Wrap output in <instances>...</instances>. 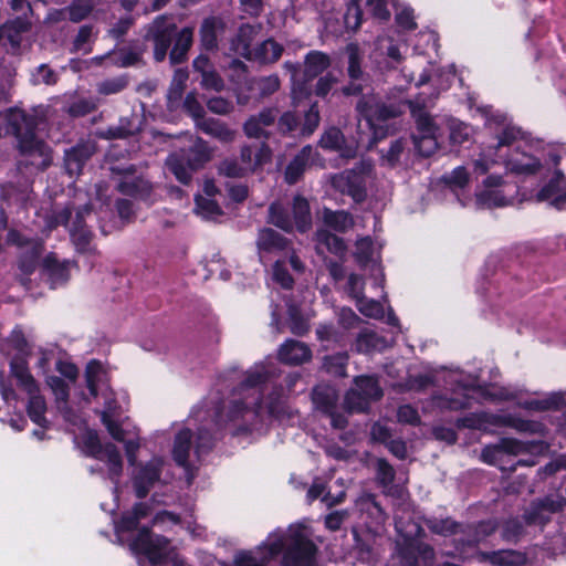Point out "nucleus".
Instances as JSON below:
<instances>
[{
	"label": "nucleus",
	"mask_w": 566,
	"mask_h": 566,
	"mask_svg": "<svg viewBox=\"0 0 566 566\" xmlns=\"http://www.w3.org/2000/svg\"><path fill=\"white\" fill-rule=\"evenodd\" d=\"M256 33L254 27L249 24L242 25L237 36L231 42L233 53L261 63H273L277 61L283 51L282 46L273 40H266L256 46H252V41Z\"/></svg>",
	"instance_id": "obj_6"
},
{
	"label": "nucleus",
	"mask_w": 566,
	"mask_h": 566,
	"mask_svg": "<svg viewBox=\"0 0 566 566\" xmlns=\"http://www.w3.org/2000/svg\"><path fill=\"white\" fill-rule=\"evenodd\" d=\"M187 80H188L187 71L179 69L175 72L174 78L171 82V86L169 90V94H168L169 99L180 98Z\"/></svg>",
	"instance_id": "obj_61"
},
{
	"label": "nucleus",
	"mask_w": 566,
	"mask_h": 566,
	"mask_svg": "<svg viewBox=\"0 0 566 566\" xmlns=\"http://www.w3.org/2000/svg\"><path fill=\"white\" fill-rule=\"evenodd\" d=\"M220 25L216 18L206 19L201 25V42L205 48L212 49L217 45V30Z\"/></svg>",
	"instance_id": "obj_53"
},
{
	"label": "nucleus",
	"mask_w": 566,
	"mask_h": 566,
	"mask_svg": "<svg viewBox=\"0 0 566 566\" xmlns=\"http://www.w3.org/2000/svg\"><path fill=\"white\" fill-rule=\"evenodd\" d=\"M427 525L430 528V531L443 536L458 534L459 530L461 528V525H459L458 523L453 522L450 518H432L427 522Z\"/></svg>",
	"instance_id": "obj_54"
},
{
	"label": "nucleus",
	"mask_w": 566,
	"mask_h": 566,
	"mask_svg": "<svg viewBox=\"0 0 566 566\" xmlns=\"http://www.w3.org/2000/svg\"><path fill=\"white\" fill-rule=\"evenodd\" d=\"M196 213L203 219H216L221 214V209L213 198H206L202 195L196 197Z\"/></svg>",
	"instance_id": "obj_48"
},
{
	"label": "nucleus",
	"mask_w": 566,
	"mask_h": 566,
	"mask_svg": "<svg viewBox=\"0 0 566 566\" xmlns=\"http://www.w3.org/2000/svg\"><path fill=\"white\" fill-rule=\"evenodd\" d=\"M284 66L291 72L292 99L294 105L301 103L310 93L307 82L319 75L329 66V57L319 51H312L306 55L303 75L296 65L286 62Z\"/></svg>",
	"instance_id": "obj_8"
},
{
	"label": "nucleus",
	"mask_w": 566,
	"mask_h": 566,
	"mask_svg": "<svg viewBox=\"0 0 566 566\" xmlns=\"http://www.w3.org/2000/svg\"><path fill=\"white\" fill-rule=\"evenodd\" d=\"M132 465L136 467L132 474L133 488L137 497L143 499L149 493L155 483L159 481L164 461L161 458L154 457L144 464L137 465L136 461Z\"/></svg>",
	"instance_id": "obj_16"
},
{
	"label": "nucleus",
	"mask_w": 566,
	"mask_h": 566,
	"mask_svg": "<svg viewBox=\"0 0 566 566\" xmlns=\"http://www.w3.org/2000/svg\"><path fill=\"white\" fill-rule=\"evenodd\" d=\"M286 240L272 229H262L259 232L256 245L260 260L263 261L265 255L274 253L286 248Z\"/></svg>",
	"instance_id": "obj_30"
},
{
	"label": "nucleus",
	"mask_w": 566,
	"mask_h": 566,
	"mask_svg": "<svg viewBox=\"0 0 566 566\" xmlns=\"http://www.w3.org/2000/svg\"><path fill=\"white\" fill-rule=\"evenodd\" d=\"M193 69L201 75L200 85L206 90L219 92L223 88V81L214 71L209 59L205 55L193 61Z\"/></svg>",
	"instance_id": "obj_28"
},
{
	"label": "nucleus",
	"mask_w": 566,
	"mask_h": 566,
	"mask_svg": "<svg viewBox=\"0 0 566 566\" xmlns=\"http://www.w3.org/2000/svg\"><path fill=\"white\" fill-rule=\"evenodd\" d=\"M34 122L20 109L0 113V136L14 134L18 147L25 157V165L38 169L46 168L52 160L49 147L33 133Z\"/></svg>",
	"instance_id": "obj_3"
},
{
	"label": "nucleus",
	"mask_w": 566,
	"mask_h": 566,
	"mask_svg": "<svg viewBox=\"0 0 566 566\" xmlns=\"http://www.w3.org/2000/svg\"><path fill=\"white\" fill-rule=\"evenodd\" d=\"M485 557L495 566H521L526 560L524 554L512 549L493 552L485 555Z\"/></svg>",
	"instance_id": "obj_42"
},
{
	"label": "nucleus",
	"mask_w": 566,
	"mask_h": 566,
	"mask_svg": "<svg viewBox=\"0 0 566 566\" xmlns=\"http://www.w3.org/2000/svg\"><path fill=\"white\" fill-rule=\"evenodd\" d=\"M132 548L144 554L151 566H188L166 537L156 535L148 528L139 531Z\"/></svg>",
	"instance_id": "obj_4"
},
{
	"label": "nucleus",
	"mask_w": 566,
	"mask_h": 566,
	"mask_svg": "<svg viewBox=\"0 0 566 566\" xmlns=\"http://www.w3.org/2000/svg\"><path fill=\"white\" fill-rule=\"evenodd\" d=\"M517 188L504 182L500 176H489L483 181V188L476 193V205L480 208H494L512 205Z\"/></svg>",
	"instance_id": "obj_12"
},
{
	"label": "nucleus",
	"mask_w": 566,
	"mask_h": 566,
	"mask_svg": "<svg viewBox=\"0 0 566 566\" xmlns=\"http://www.w3.org/2000/svg\"><path fill=\"white\" fill-rule=\"evenodd\" d=\"M371 391H346L344 408L350 412L366 411L369 407V394Z\"/></svg>",
	"instance_id": "obj_46"
},
{
	"label": "nucleus",
	"mask_w": 566,
	"mask_h": 566,
	"mask_svg": "<svg viewBox=\"0 0 566 566\" xmlns=\"http://www.w3.org/2000/svg\"><path fill=\"white\" fill-rule=\"evenodd\" d=\"M108 394H112V391H108ZM104 399L105 408L102 411V421L112 438L124 443L128 463L135 464L140 448L138 432L136 428L129 429L128 426L123 428L122 407L117 405L111 395L105 396Z\"/></svg>",
	"instance_id": "obj_5"
},
{
	"label": "nucleus",
	"mask_w": 566,
	"mask_h": 566,
	"mask_svg": "<svg viewBox=\"0 0 566 566\" xmlns=\"http://www.w3.org/2000/svg\"><path fill=\"white\" fill-rule=\"evenodd\" d=\"M386 347H387L386 339L368 329L360 332L356 339V349L361 353H370L373 350H381Z\"/></svg>",
	"instance_id": "obj_43"
},
{
	"label": "nucleus",
	"mask_w": 566,
	"mask_h": 566,
	"mask_svg": "<svg viewBox=\"0 0 566 566\" xmlns=\"http://www.w3.org/2000/svg\"><path fill=\"white\" fill-rule=\"evenodd\" d=\"M8 242L15 244L23 250V256L20 260V269L23 273H31L38 263V258L42 251V243L38 240L23 239L17 231L8 233Z\"/></svg>",
	"instance_id": "obj_19"
},
{
	"label": "nucleus",
	"mask_w": 566,
	"mask_h": 566,
	"mask_svg": "<svg viewBox=\"0 0 566 566\" xmlns=\"http://www.w3.org/2000/svg\"><path fill=\"white\" fill-rule=\"evenodd\" d=\"M118 189L120 192L130 196H140L149 192V184L143 178H135L133 176H126L119 184Z\"/></svg>",
	"instance_id": "obj_47"
},
{
	"label": "nucleus",
	"mask_w": 566,
	"mask_h": 566,
	"mask_svg": "<svg viewBox=\"0 0 566 566\" xmlns=\"http://www.w3.org/2000/svg\"><path fill=\"white\" fill-rule=\"evenodd\" d=\"M315 248L318 254H324L327 251L335 255H342L346 250L344 241L327 230L317 231Z\"/></svg>",
	"instance_id": "obj_33"
},
{
	"label": "nucleus",
	"mask_w": 566,
	"mask_h": 566,
	"mask_svg": "<svg viewBox=\"0 0 566 566\" xmlns=\"http://www.w3.org/2000/svg\"><path fill=\"white\" fill-rule=\"evenodd\" d=\"M175 23L168 17H158L154 20L147 32V38L154 41V56L156 61H163L170 45Z\"/></svg>",
	"instance_id": "obj_18"
},
{
	"label": "nucleus",
	"mask_w": 566,
	"mask_h": 566,
	"mask_svg": "<svg viewBox=\"0 0 566 566\" xmlns=\"http://www.w3.org/2000/svg\"><path fill=\"white\" fill-rule=\"evenodd\" d=\"M96 460L104 464L102 467H91V473L105 472L106 479H108L114 485V493H118L119 481L124 471V461L118 448L113 443L104 444L103 450L95 457Z\"/></svg>",
	"instance_id": "obj_15"
},
{
	"label": "nucleus",
	"mask_w": 566,
	"mask_h": 566,
	"mask_svg": "<svg viewBox=\"0 0 566 566\" xmlns=\"http://www.w3.org/2000/svg\"><path fill=\"white\" fill-rule=\"evenodd\" d=\"M396 23L403 30H413L417 27L413 10L410 7L399 8L396 13Z\"/></svg>",
	"instance_id": "obj_62"
},
{
	"label": "nucleus",
	"mask_w": 566,
	"mask_h": 566,
	"mask_svg": "<svg viewBox=\"0 0 566 566\" xmlns=\"http://www.w3.org/2000/svg\"><path fill=\"white\" fill-rule=\"evenodd\" d=\"M308 166H316L318 168L325 167L324 159L311 145L304 146L287 165L285 169V181L290 185L297 182Z\"/></svg>",
	"instance_id": "obj_17"
},
{
	"label": "nucleus",
	"mask_w": 566,
	"mask_h": 566,
	"mask_svg": "<svg viewBox=\"0 0 566 566\" xmlns=\"http://www.w3.org/2000/svg\"><path fill=\"white\" fill-rule=\"evenodd\" d=\"M357 109L363 116V119L358 123L359 129L361 130L366 127L371 130L373 139L370 144L376 143L386 135L384 123L397 115L395 108L380 104L375 96L364 97L358 103Z\"/></svg>",
	"instance_id": "obj_10"
},
{
	"label": "nucleus",
	"mask_w": 566,
	"mask_h": 566,
	"mask_svg": "<svg viewBox=\"0 0 566 566\" xmlns=\"http://www.w3.org/2000/svg\"><path fill=\"white\" fill-rule=\"evenodd\" d=\"M356 256L359 262L374 260V243L369 238H363L356 243Z\"/></svg>",
	"instance_id": "obj_64"
},
{
	"label": "nucleus",
	"mask_w": 566,
	"mask_h": 566,
	"mask_svg": "<svg viewBox=\"0 0 566 566\" xmlns=\"http://www.w3.org/2000/svg\"><path fill=\"white\" fill-rule=\"evenodd\" d=\"M360 0H349L347 11L344 15V23L347 30L355 31L361 22V11L359 9Z\"/></svg>",
	"instance_id": "obj_56"
},
{
	"label": "nucleus",
	"mask_w": 566,
	"mask_h": 566,
	"mask_svg": "<svg viewBox=\"0 0 566 566\" xmlns=\"http://www.w3.org/2000/svg\"><path fill=\"white\" fill-rule=\"evenodd\" d=\"M443 179L453 189L463 188L469 181V172L465 167L460 166L454 168L449 175H446Z\"/></svg>",
	"instance_id": "obj_59"
},
{
	"label": "nucleus",
	"mask_w": 566,
	"mask_h": 566,
	"mask_svg": "<svg viewBox=\"0 0 566 566\" xmlns=\"http://www.w3.org/2000/svg\"><path fill=\"white\" fill-rule=\"evenodd\" d=\"M2 352L11 358L13 356H20L28 359V356L30 355V347L22 332L13 331L3 344Z\"/></svg>",
	"instance_id": "obj_37"
},
{
	"label": "nucleus",
	"mask_w": 566,
	"mask_h": 566,
	"mask_svg": "<svg viewBox=\"0 0 566 566\" xmlns=\"http://www.w3.org/2000/svg\"><path fill=\"white\" fill-rule=\"evenodd\" d=\"M153 525L164 531H168L175 526L180 525L181 527H185L192 536H200L202 534L201 527L195 523L190 513L181 516L168 511H160L153 517Z\"/></svg>",
	"instance_id": "obj_23"
},
{
	"label": "nucleus",
	"mask_w": 566,
	"mask_h": 566,
	"mask_svg": "<svg viewBox=\"0 0 566 566\" xmlns=\"http://www.w3.org/2000/svg\"><path fill=\"white\" fill-rule=\"evenodd\" d=\"M65 10L70 20L78 22L88 15L92 10V2L91 0H77Z\"/></svg>",
	"instance_id": "obj_57"
},
{
	"label": "nucleus",
	"mask_w": 566,
	"mask_h": 566,
	"mask_svg": "<svg viewBox=\"0 0 566 566\" xmlns=\"http://www.w3.org/2000/svg\"><path fill=\"white\" fill-rule=\"evenodd\" d=\"M356 509L360 513H366L376 523H384L386 520L385 513L380 505L375 501V497L369 493L361 494L355 502Z\"/></svg>",
	"instance_id": "obj_39"
},
{
	"label": "nucleus",
	"mask_w": 566,
	"mask_h": 566,
	"mask_svg": "<svg viewBox=\"0 0 566 566\" xmlns=\"http://www.w3.org/2000/svg\"><path fill=\"white\" fill-rule=\"evenodd\" d=\"M85 454L95 458L104 448L98 436L93 430H85L80 438H76Z\"/></svg>",
	"instance_id": "obj_52"
},
{
	"label": "nucleus",
	"mask_w": 566,
	"mask_h": 566,
	"mask_svg": "<svg viewBox=\"0 0 566 566\" xmlns=\"http://www.w3.org/2000/svg\"><path fill=\"white\" fill-rule=\"evenodd\" d=\"M27 409H28V415H29L30 419L34 423H36L41 427H44V423H45L44 413L46 410L44 398L39 394L31 395L29 398V401H28Z\"/></svg>",
	"instance_id": "obj_49"
},
{
	"label": "nucleus",
	"mask_w": 566,
	"mask_h": 566,
	"mask_svg": "<svg viewBox=\"0 0 566 566\" xmlns=\"http://www.w3.org/2000/svg\"><path fill=\"white\" fill-rule=\"evenodd\" d=\"M539 200H546L557 209L566 208V178L557 171L555 177L538 192Z\"/></svg>",
	"instance_id": "obj_26"
},
{
	"label": "nucleus",
	"mask_w": 566,
	"mask_h": 566,
	"mask_svg": "<svg viewBox=\"0 0 566 566\" xmlns=\"http://www.w3.org/2000/svg\"><path fill=\"white\" fill-rule=\"evenodd\" d=\"M537 446L533 442H522L515 439H503L496 446L486 447L482 451L484 462L495 464L502 454L518 455L532 452Z\"/></svg>",
	"instance_id": "obj_20"
},
{
	"label": "nucleus",
	"mask_w": 566,
	"mask_h": 566,
	"mask_svg": "<svg viewBox=\"0 0 566 566\" xmlns=\"http://www.w3.org/2000/svg\"><path fill=\"white\" fill-rule=\"evenodd\" d=\"M337 391H312V401L316 409L331 417V423L335 428H344L346 420L337 415Z\"/></svg>",
	"instance_id": "obj_24"
},
{
	"label": "nucleus",
	"mask_w": 566,
	"mask_h": 566,
	"mask_svg": "<svg viewBox=\"0 0 566 566\" xmlns=\"http://www.w3.org/2000/svg\"><path fill=\"white\" fill-rule=\"evenodd\" d=\"M271 158L269 147L261 145L254 150L251 147H243L240 156V164L247 174L254 171L258 167L268 163Z\"/></svg>",
	"instance_id": "obj_31"
},
{
	"label": "nucleus",
	"mask_w": 566,
	"mask_h": 566,
	"mask_svg": "<svg viewBox=\"0 0 566 566\" xmlns=\"http://www.w3.org/2000/svg\"><path fill=\"white\" fill-rule=\"evenodd\" d=\"M85 379L88 389H98L109 385V370L99 360L92 359L85 368Z\"/></svg>",
	"instance_id": "obj_32"
},
{
	"label": "nucleus",
	"mask_w": 566,
	"mask_h": 566,
	"mask_svg": "<svg viewBox=\"0 0 566 566\" xmlns=\"http://www.w3.org/2000/svg\"><path fill=\"white\" fill-rule=\"evenodd\" d=\"M276 369L271 361H260L254 364L245 371H240L237 367H231L221 374L224 385H231L233 381H240L243 387L253 388L265 385L274 377Z\"/></svg>",
	"instance_id": "obj_13"
},
{
	"label": "nucleus",
	"mask_w": 566,
	"mask_h": 566,
	"mask_svg": "<svg viewBox=\"0 0 566 566\" xmlns=\"http://www.w3.org/2000/svg\"><path fill=\"white\" fill-rule=\"evenodd\" d=\"M495 528L496 524L493 521L481 522L476 526H469L467 530L468 538L465 539V544L469 546L478 544L491 535Z\"/></svg>",
	"instance_id": "obj_50"
},
{
	"label": "nucleus",
	"mask_w": 566,
	"mask_h": 566,
	"mask_svg": "<svg viewBox=\"0 0 566 566\" xmlns=\"http://www.w3.org/2000/svg\"><path fill=\"white\" fill-rule=\"evenodd\" d=\"M198 127L208 135H211L223 143L234 139L235 133L219 120L208 118L198 123Z\"/></svg>",
	"instance_id": "obj_41"
},
{
	"label": "nucleus",
	"mask_w": 566,
	"mask_h": 566,
	"mask_svg": "<svg viewBox=\"0 0 566 566\" xmlns=\"http://www.w3.org/2000/svg\"><path fill=\"white\" fill-rule=\"evenodd\" d=\"M323 221L325 226L337 232H345L354 226V219L348 212L333 211L327 208L323 210Z\"/></svg>",
	"instance_id": "obj_36"
},
{
	"label": "nucleus",
	"mask_w": 566,
	"mask_h": 566,
	"mask_svg": "<svg viewBox=\"0 0 566 566\" xmlns=\"http://www.w3.org/2000/svg\"><path fill=\"white\" fill-rule=\"evenodd\" d=\"M395 479V470L394 468L385 460H378L377 462V480L385 489V492L389 495H397L398 497H403V490L396 489L391 485Z\"/></svg>",
	"instance_id": "obj_40"
},
{
	"label": "nucleus",
	"mask_w": 566,
	"mask_h": 566,
	"mask_svg": "<svg viewBox=\"0 0 566 566\" xmlns=\"http://www.w3.org/2000/svg\"><path fill=\"white\" fill-rule=\"evenodd\" d=\"M254 85L259 90L262 96L270 95L279 90L280 80L276 75H270L261 77L254 82Z\"/></svg>",
	"instance_id": "obj_63"
},
{
	"label": "nucleus",
	"mask_w": 566,
	"mask_h": 566,
	"mask_svg": "<svg viewBox=\"0 0 566 566\" xmlns=\"http://www.w3.org/2000/svg\"><path fill=\"white\" fill-rule=\"evenodd\" d=\"M375 176L370 161L363 160L357 167L331 177L332 186L342 193H346L356 202L367 197V190L374 184Z\"/></svg>",
	"instance_id": "obj_9"
},
{
	"label": "nucleus",
	"mask_w": 566,
	"mask_h": 566,
	"mask_svg": "<svg viewBox=\"0 0 566 566\" xmlns=\"http://www.w3.org/2000/svg\"><path fill=\"white\" fill-rule=\"evenodd\" d=\"M149 514V509L145 503L136 504L132 511L126 512L120 521L116 524V531L118 533L128 532L138 525L142 518H145Z\"/></svg>",
	"instance_id": "obj_38"
},
{
	"label": "nucleus",
	"mask_w": 566,
	"mask_h": 566,
	"mask_svg": "<svg viewBox=\"0 0 566 566\" xmlns=\"http://www.w3.org/2000/svg\"><path fill=\"white\" fill-rule=\"evenodd\" d=\"M283 551L282 566H316V547L310 539L308 531L292 525L286 531L276 530L256 547L255 552H241L235 556L237 566H266Z\"/></svg>",
	"instance_id": "obj_2"
},
{
	"label": "nucleus",
	"mask_w": 566,
	"mask_h": 566,
	"mask_svg": "<svg viewBox=\"0 0 566 566\" xmlns=\"http://www.w3.org/2000/svg\"><path fill=\"white\" fill-rule=\"evenodd\" d=\"M72 266L73 264L70 261L59 263L53 256H46L44 260V268L48 271L53 286L63 284L69 280Z\"/></svg>",
	"instance_id": "obj_35"
},
{
	"label": "nucleus",
	"mask_w": 566,
	"mask_h": 566,
	"mask_svg": "<svg viewBox=\"0 0 566 566\" xmlns=\"http://www.w3.org/2000/svg\"><path fill=\"white\" fill-rule=\"evenodd\" d=\"M347 364L348 354L338 353L324 357L323 369L333 377H345Z\"/></svg>",
	"instance_id": "obj_45"
},
{
	"label": "nucleus",
	"mask_w": 566,
	"mask_h": 566,
	"mask_svg": "<svg viewBox=\"0 0 566 566\" xmlns=\"http://www.w3.org/2000/svg\"><path fill=\"white\" fill-rule=\"evenodd\" d=\"M348 53V74L353 81L359 80L361 76V70L359 65L360 54L359 49L356 44H349L347 46Z\"/></svg>",
	"instance_id": "obj_58"
},
{
	"label": "nucleus",
	"mask_w": 566,
	"mask_h": 566,
	"mask_svg": "<svg viewBox=\"0 0 566 566\" xmlns=\"http://www.w3.org/2000/svg\"><path fill=\"white\" fill-rule=\"evenodd\" d=\"M191 447V433L188 429L178 432L174 444V459L179 464L185 467L188 462L189 451Z\"/></svg>",
	"instance_id": "obj_44"
},
{
	"label": "nucleus",
	"mask_w": 566,
	"mask_h": 566,
	"mask_svg": "<svg viewBox=\"0 0 566 566\" xmlns=\"http://www.w3.org/2000/svg\"><path fill=\"white\" fill-rule=\"evenodd\" d=\"M85 157L81 149H72L65 154V167L67 172L73 176L80 174Z\"/></svg>",
	"instance_id": "obj_60"
},
{
	"label": "nucleus",
	"mask_w": 566,
	"mask_h": 566,
	"mask_svg": "<svg viewBox=\"0 0 566 566\" xmlns=\"http://www.w3.org/2000/svg\"><path fill=\"white\" fill-rule=\"evenodd\" d=\"M21 387L24 389H32L35 386V380L28 367V359L20 356H13L10 359V381L6 384L2 374H0V388L10 389L11 387Z\"/></svg>",
	"instance_id": "obj_22"
},
{
	"label": "nucleus",
	"mask_w": 566,
	"mask_h": 566,
	"mask_svg": "<svg viewBox=\"0 0 566 566\" xmlns=\"http://www.w3.org/2000/svg\"><path fill=\"white\" fill-rule=\"evenodd\" d=\"M319 146L326 150L338 151L343 158H353L356 155V146L346 145L344 135L335 127L326 129L319 139Z\"/></svg>",
	"instance_id": "obj_27"
},
{
	"label": "nucleus",
	"mask_w": 566,
	"mask_h": 566,
	"mask_svg": "<svg viewBox=\"0 0 566 566\" xmlns=\"http://www.w3.org/2000/svg\"><path fill=\"white\" fill-rule=\"evenodd\" d=\"M356 303L359 312L367 317L380 319L385 316V308L377 301L366 300L361 296Z\"/></svg>",
	"instance_id": "obj_55"
},
{
	"label": "nucleus",
	"mask_w": 566,
	"mask_h": 566,
	"mask_svg": "<svg viewBox=\"0 0 566 566\" xmlns=\"http://www.w3.org/2000/svg\"><path fill=\"white\" fill-rule=\"evenodd\" d=\"M500 161L514 174L536 175L545 166H556L559 156L523 142L522 132L517 127L505 125L494 140L472 159L473 171L478 176L484 175Z\"/></svg>",
	"instance_id": "obj_1"
},
{
	"label": "nucleus",
	"mask_w": 566,
	"mask_h": 566,
	"mask_svg": "<svg viewBox=\"0 0 566 566\" xmlns=\"http://www.w3.org/2000/svg\"><path fill=\"white\" fill-rule=\"evenodd\" d=\"M277 358L287 365H300L311 360L312 350L305 343L287 339L280 346Z\"/></svg>",
	"instance_id": "obj_25"
},
{
	"label": "nucleus",
	"mask_w": 566,
	"mask_h": 566,
	"mask_svg": "<svg viewBox=\"0 0 566 566\" xmlns=\"http://www.w3.org/2000/svg\"><path fill=\"white\" fill-rule=\"evenodd\" d=\"M212 157V150L206 142L198 139L188 150L181 149L171 154L166 165L174 174L177 180L188 184L192 172L209 161Z\"/></svg>",
	"instance_id": "obj_7"
},
{
	"label": "nucleus",
	"mask_w": 566,
	"mask_h": 566,
	"mask_svg": "<svg viewBox=\"0 0 566 566\" xmlns=\"http://www.w3.org/2000/svg\"><path fill=\"white\" fill-rule=\"evenodd\" d=\"M566 506V499L559 494H549L543 499L533 501L524 512V520L530 525L543 526L553 514L560 512Z\"/></svg>",
	"instance_id": "obj_14"
},
{
	"label": "nucleus",
	"mask_w": 566,
	"mask_h": 566,
	"mask_svg": "<svg viewBox=\"0 0 566 566\" xmlns=\"http://www.w3.org/2000/svg\"><path fill=\"white\" fill-rule=\"evenodd\" d=\"M292 211L293 220L281 203L274 202L269 209V221L284 231H291L294 223L300 231H306L311 226V212L307 200L296 196L293 200Z\"/></svg>",
	"instance_id": "obj_11"
},
{
	"label": "nucleus",
	"mask_w": 566,
	"mask_h": 566,
	"mask_svg": "<svg viewBox=\"0 0 566 566\" xmlns=\"http://www.w3.org/2000/svg\"><path fill=\"white\" fill-rule=\"evenodd\" d=\"M481 376L460 368L450 369L444 373L443 379L449 384H455L461 389H484L482 385L478 384Z\"/></svg>",
	"instance_id": "obj_34"
},
{
	"label": "nucleus",
	"mask_w": 566,
	"mask_h": 566,
	"mask_svg": "<svg viewBox=\"0 0 566 566\" xmlns=\"http://www.w3.org/2000/svg\"><path fill=\"white\" fill-rule=\"evenodd\" d=\"M192 43V30L184 29L179 32L176 43L170 52V60L179 63Z\"/></svg>",
	"instance_id": "obj_51"
},
{
	"label": "nucleus",
	"mask_w": 566,
	"mask_h": 566,
	"mask_svg": "<svg viewBox=\"0 0 566 566\" xmlns=\"http://www.w3.org/2000/svg\"><path fill=\"white\" fill-rule=\"evenodd\" d=\"M419 134L413 137L415 146L422 156L432 155L438 148L437 129L430 116L419 115L417 118Z\"/></svg>",
	"instance_id": "obj_21"
},
{
	"label": "nucleus",
	"mask_w": 566,
	"mask_h": 566,
	"mask_svg": "<svg viewBox=\"0 0 566 566\" xmlns=\"http://www.w3.org/2000/svg\"><path fill=\"white\" fill-rule=\"evenodd\" d=\"M56 370L62 378L51 376L46 379V385L51 389H64L73 386L78 377L77 367L67 359H60L56 361Z\"/></svg>",
	"instance_id": "obj_29"
}]
</instances>
